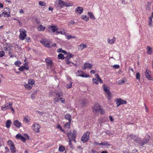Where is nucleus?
<instances>
[{
  "label": "nucleus",
  "mask_w": 153,
  "mask_h": 153,
  "mask_svg": "<svg viewBox=\"0 0 153 153\" xmlns=\"http://www.w3.org/2000/svg\"><path fill=\"white\" fill-rule=\"evenodd\" d=\"M12 103L11 102H6L1 107V110L5 111L8 109L11 110L13 113L14 112V110L12 107Z\"/></svg>",
  "instance_id": "f257e3e1"
},
{
  "label": "nucleus",
  "mask_w": 153,
  "mask_h": 153,
  "mask_svg": "<svg viewBox=\"0 0 153 153\" xmlns=\"http://www.w3.org/2000/svg\"><path fill=\"white\" fill-rule=\"evenodd\" d=\"M103 89L107 99L110 100L112 98V95L109 91V88L107 85H103Z\"/></svg>",
  "instance_id": "f03ea898"
},
{
  "label": "nucleus",
  "mask_w": 153,
  "mask_h": 153,
  "mask_svg": "<svg viewBox=\"0 0 153 153\" xmlns=\"http://www.w3.org/2000/svg\"><path fill=\"white\" fill-rule=\"evenodd\" d=\"M40 42L45 46L50 48H51L52 46H55L56 45V44H51V42L46 39H42Z\"/></svg>",
  "instance_id": "7ed1b4c3"
},
{
  "label": "nucleus",
  "mask_w": 153,
  "mask_h": 153,
  "mask_svg": "<svg viewBox=\"0 0 153 153\" xmlns=\"http://www.w3.org/2000/svg\"><path fill=\"white\" fill-rule=\"evenodd\" d=\"M65 2L61 0L56 1L55 2V6L58 9H61L65 6Z\"/></svg>",
  "instance_id": "20e7f679"
},
{
  "label": "nucleus",
  "mask_w": 153,
  "mask_h": 153,
  "mask_svg": "<svg viewBox=\"0 0 153 153\" xmlns=\"http://www.w3.org/2000/svg\"><path fill=\"white\" fill-rule=\"evenodd\" d=\"M20 34L19 35L20 39L21 40H24L26 37V31L23 28H21L19 30Z\"/></svg>",
  "instance_id": "39448f33"
},
{
  "label": "nucleus",
  "mask_w": 153,
  "mask_h": 153,
  "mask_svg": "<svg viewBox=\"0 0 153 153\" xmlns=\"http://www.w3.org/2000/svg\"><path fill=\"white\" fill-rule=\"evenodd\" d=\"M16 137L17 139H19L24 142L26 140L27 138H28V136L26 134L22 135L21 134H19L16 135Z\"/></svg>",
  "instance_id": "423d86ee"
},
{
  "label": "nucleus",
  "mask_w": 153,
  "mask_h": 153,
  "mask_svg": "<svg viewBox=\"0 0 153 153\" xmlns=\"http://www.w3.org/2000/svg\"><path fill=\"white\" fill-rule=\"evenodd\" d=\"M95 78H93L92 79V82L93 84L97 85L100 82V83L102 82V81L97 74H95Z\"/></svg>",
  "instance_id": "0eeeda50"
},
{
  "label": "nucleus",
  "mask_w": 153,
  "mask_h": 153,
  "mask_svg": "<svg viewBox=\"0 0 153 153\" xmlns=\"http://www.w3.org/2000/svg\"><path fill=\"white\" fill-rule=\"evenodd\" d=\"M40 128V125L36 123H34L33 124L32 127V130L36 132H39V129Z\"/></svg>",
  "instance_id": "6e6552de"
},
{
  "label": "nucleus",
  "mask_w": 153,
  "mask_h": 153,
  "mask_svg": "<svg viewBox=\"0 0 153 153\" xmlns=\"http://www.w3.org/2000/svg\"><path fill=\"white\" fill-rule=\"evenodd\" d=\"M76 76L82 77L87 78L90 77V76L86 73H84L81 70H78L76 73Z\"/></svg>",
  "instance_id": "1a4fd4ad"
},
{
  "label": "nucleus",
  "mask_w": 153,
  "mask_h": 153,
  "mask_svg": "<svg viewBox=\"0 0 153 153\" xmlns=\"http://www.w3.org/2000/svg\"><path fill=\"white\" fill-rule=\"evenodd\" d=\"M58 52H62L67 55L65 57H72L74 56V55L70 53H67L66 51L62 50L61 48H59L57 50Z\"/></svg>",
  "instance_id": "9d476101"
},
{
  "label": "nucleus",
  "mask_w": 153,
  "mask_h": 153,
  "mask_svg": "<svg viewBox=\"0 0 153 153\" xmlns=\"http://www.w3.org/2000/svg\"><path fill=\"white\" fill-rule=\"evenodd\" d=\"M89 134L88 132L85 133L82 136L81 138V140L83 143H85L87 142L89 138Z\"/></svg>",
  "instance_id": "9b49d317"
},
{
  "label": "nucleus",
  "mask_w": 153,
  "mask_h": 153,
  "mask_svg": "<svg viewBox=\"0 0 153 153\" xmlns=\"http://www.w3.org/2000/svg\"><path fill=\"white\" fill-rule=\"evenodd\" d=\"M76 134L75 133H68L67 134V136L69 141H71L72 140H75Z\"/></svg>",
  "instance_id": "f8f14e48"
},
{
  "label": "nucleus",
  "mask_w": 153,
  "mask_h": 153,
  "mask_svg": "<svg viewBox=\"0 0 153 153\" xmlns=\"http://www.w3.org/2000/svg\"><path fill=\"white\" fill-rule=\"evenodd\" d=\"M47 27L51 33L54 32L57 30V27L55 25H48Z\"/></svg>",
  "instance_id": "ddd939ff"
},
{
  "label": "nucleus",
  "mask_w": 153,
  "mask_h": 153,
  "mask_svg": "<svg viewBox=\"0 0 153 153\" xmlns=\"http://www.w3.org/2000/svg\"><path fill=\"white\" fill-rule=\"evenodd\" d=\"M101 108V106L98 103H96L94 105L92 109L94 112L98 113Z\"/></svg>",
  "instance_id": "4468645a"
},
{
  "label": "nucleus",
  "mask_w": 153,
  "mask_h": 153,
  "mask_svg": "<svg viewBox=\"0 0 153 153\" xmlns=\"http://www.w3.org/2000/svg\"><path fill=\"white\" fill-rule=\"evenodd\" d=\"M116 104L117 105V107H118L120 105L123 104H126L127 103V102L126 101L121 100L120 99H119L117 100H116Z\"/></svg>",
  "instance_id": "2eb2a0df"
},
{
  "label": "nucleus",
  "mask_w": 153,
  "mask_h": 153,
  "mask_svg": "<svg viewBox=\"0 0 153 153\" xmlns=\"http://www.w3.org/2000/svg\"><path fill=\"white\" fill-rule=\"evenodd\" d=\"M151 72L147 69H146L145 75L146 77L149 80H153V79L151 76Z\"/></svg>",
  "instance_id": "dca6fc26"
},
{
  "label": "nucleus",
  "mask_w": 153,
  "mask_h": 153,
  "mask_svg": "<svg viewBox=\"0 0 153 153\" xmlns=\"http://www.w3.org/2000/svg\"><path fill=\"white\" fill-rule=\"evenodd\" d=\"M93 65L92 64L89 63H85L84 64L82 67V68L83 70H85L87 68H89L91 69L92 68Z\"/></svg>",
  "instance_id": "f3484780"
},
{
  "label": "nucleus",
  "mask_w": 153,
  "mask_h": 153,
  "mask_svg": "<svg viewBox=\"0 0 153 153\" xmlns=\"http://www.w3.org/2000/svg\"><path fill=\"white\" fill-rule=\"evenodd\" d=\"M24 69L27 70L29 69L28 65L26 63L24 64L23 65L19 68V70L20 71H23Z\"/></svg>",
  "instance_id": "a211bd4d"
},
{
  "label": "nucleus",
  "mask_w": 153,
  "mask_h": 153,
  "mask_svg": "<svg viewBox=\"0 0 153 153\" xmlns=\"http://www.w3.org/2000/svg\"><path fill=\"white\" fill-rule=\"evenodd\" d=\"M83 9L82 7H78L75 10V12L79 14H81L83 12Z\"/></svg>",
  "instance_id": "6ab92c4d"
},
{
  "label": "nucleus",
  "mask_w": 153,
  "mask_h": 153,
  "mask_svg": "<svg viewBox=\"0 0 153 153\" xmlns=\"http://www.w3.org/2000/svg\"><path fill=\"white\" fill-rule=\"evenodd\" d=\"M13 123L16 127L18 128L20 127L22 125V123L17 120L14 121Z\"/></svg>",
  "instance_id": "aec40b11"
},
{
  "label": "nucleus",
  "mask_w": 153,
  "mask_h": 153,
  "mask_svg": "<svg viewBox=\"0 0 153 153\" xmlns=\"http://www.w3.org/2000/svg\"><path fill=\"white\" fill-rule=\"evenodd\" d=\"M45 62L48 66L51 67L52 65L53 62L49 58H48L46 59Z\"/></svg>",
  "instance_id": "412c9836"
},
{
  "label": "nucleus",
  "mask_w": 153,
  "mask_h": 153,
  "mask_svg": "<svg viewBox=\"0 0 153 153\" xmlns=\"http://www.w3.org/2000/svg\"><path fill=\"white\" fill-rule=\"evenodd\" d=\"M129 137L137 143H139V142H140V140H138V138L134 135H131Z\"/></svg>",
  "instance_id": "4be33fe9"
},
{
  "label": "nucleus",
  "mask_w": 153,
  "mask_h": 153,
  "mask_svg": "<svg viewBox=\"0 0 153 153\" xmlns=\"http://www.w3.org/2000/svg\"><path fill=\"white\" fill-rule=\"evenodd\" d=\"M37 30L38 31H44L45 29V27L42 25H40L37 27Z\"/></svg>",
  "instance_id": "5701e85b"
},
{
  "label": "nucleus",
  "mask_w": 153,
  "mask_h": 153,
  "mask_svg": "<svg viewBox=\"0 0 153 153\" xmlns=\"http://www.w3.org/2000/svg\"><path fill=\"white\" fill-rule=\"evenodd\" d=\"M116 40V38L114 37H113V39H110V38H108L107 39V42L108 43L110 44H113Z\"/></svg>",
  "instance_id": "b1692460"
},
{
  "label": "nucleus",
  "mask_w": 153,
  "mask_h": 153,
  "mask_svg": "<svg viewBox=\"0 0 153 153\" xmlns=\"http://www.w3.org/2000/svg\"><path fill=\"white\" fill-rule=\"evenodd\" d=\"M87 46L83 44H82L78 46V49L79 51H82Z\"/></svg>",
  "instance_id": "393cba45"
},
{
  "label": "nucleus",
  "mask_w": 153,
  "mask_h": 153,
  "mask_svg": "<svg viewBox=\"0 0 153 153\" xmlns=\"http://www.w3.org/2000/svg\"><path fill=\"white\" fill-rule=\"evenodd\" d=\"M30 120V117L27 116H25L23 119L24 121L26 123H27L29 122Z\"/></svg>",
  "instance_id": "a878e982"
},
{
  "label": "nucleus",
  "mask_w": 153,
  "mask_h": 153,
  "mask_svg": "<svg viewBox=\"0 0 153 153\" xmlns=\"http://www.w3.org/2000/svg\"><path fill=\"white\" fill-rule=\"evenodd\" d=\"M149 141V139H146L143 142L141 141L139 142L140 145L141 146H143L145 144L148 143Z\"/></svg>",
  "instance_id": "bb28decb"
},
{
  "label": "nucleus",
  "mask_w": 153,
  "mask_h": 153,
  "mask_svg": "<svg viewBox=\"0 0 153 153\" xmlns=\"http://www.w3.org/2000/svg\"><path fill=\"white\" fill-rule=\"evenodd\" d=\"M147 53L148 54H151L152 53V48L148 46L147 47Z\"/></svg>",
  "instance_id": "cd10ccee"
},
{
  "label": "nucleus",
  "mask_w": 153,
  "mask_h": 153,
  "mask_svg": "<svg viewBox=\"0 0 153 153\" xmlns=\"http://www.w3.org/2000/svg\"><path fill=\"white\" fill-rule=\"evenodd\" d=\"M88 15L90 18L91 19H92L93 20H94L95 19V18L93 14L90 12H88Z\"/></svg>",
  "instance_id": "c85d7f7f"
},
{
  "label": "nucleus",
  "mask_w": 153,
  "mask_h": 153,
  "mask_svg": "<svg viewBox=\"0 0 153 153\" xmlns=\"http://www.w3.org/2000/svg\"><path fill=\"white\" fill-rule=\"evenodd\" d=\"M25 88L27 90H30L32 88V86L30 84H25L24 85Z\"/></svg>",
  "instance_id": "c756f323"
},
{
  "label": "nucleus",
  "mask_w": 153,
  "mask_h": 153,
  "mask_svg": "<svg viewBox=\"0 0 153 153\" xmlns=\"http://www.w3.org/2000/svg\"><path fill=\"white\" fill-rule=\"evenodd\" d=\"M10 12H4V11H3L2 13V16H4L5 17L6 16L9 17L10 16Z\"/></svg>",
  "instance_id": "7c9ffc66"
},
{
  "label": "nucleus",
  "mask_w": 153,
  "mask_h": 153,
  "mask_svg": "<svg viewBox=\"0 0 153 153\" xmlns=\"http://www.w3.org/2000/svg\"><path fill=\"white\" fill-rule=\"evenodd\" d=\"M11 124V121L9 120H7L5 123L6 127L7 128L9 127L10 126Z\"/></svg>",
  "instance_id": "2f4dec72"
},
{
  "label": "nucleus",
  "mask_w": 153,
  "mask_h": 153,
  "mask_svg": "<svg viewBox=\"0 0 153 153\" xmlns=\"http://www.w3.org/2000/svg\"><path fill=\"white\" fill-rule=\"evenodd\" d=\"M65 118L67 120H68L69 121L71 122V116L70 114H68L65 115Z\"/></svg>",
  "instance_id": "473e14b6"
},
{
  "label": "nucleus",
  "mask_w": 153,
  "mask_h": 153,
  "mask_svg": "<svg viewBox=\"0 0 153 153\" xmlns=\"http://www.w3.org/2000/svg\"><path fill=\"white\" fill-rule=\"evenodd\" d=\"M35 83V81L32 79H30L28 81V83L32 86Z\"/></svg>",
  "instance_id": "72a5a7b5"
},
{
  "label": "nucleus",
  "mask_w": 153,
  "mask_h": 153,
  "mask_svg": "<svg viewBox=\"0 0 153 153\" xmlns=\"http://www.w3.org/2000/svg\"><path fill=\"white\" fill-rule=\"evenodd\" d=\"M65 6L67 7L73 6V4L70 3H66L65 2Z\"/></svg>",
  "instance_id": "f704fd0d"
},
{
  "label": "nucleus",
  "mask_w": 153,
  "mask_h": 153,
  "mask_svg": "<svg viewBox=\"0 0 153 153\" xmlns=\"http://www.w3.org/2000/svg\"><path fill=\"white\" fill-rule=\"evenodd\" d=\"M152 16H150L149 17V20L148 21V25L149 26L151 25H152Z\"/></svg>",
  "instance_id": "c9c22d12"
},
{
  "label": "nucleus",
  "mask_w": 153,
  "mask_h": 153,
  "mask_svg": "<svg viewBox=\"0 0 153 153\" xmlns=\"http://www.w3.org/2000/svg\"><path fill=\"white\" fill-rule=\"evenodd\" d=\"M70 126V122L69 121L66 123L64 125V127L65 128H69Z\"/></svg>",
  "instance_id": "e433bc0d"
},
{
  "label": "nucleus",
  "mask_w": 153,
  "mask_h": 153,
  "mask_svg": "<svg viewBox=\"0 0 153 153\" xmlns=\"http://www.w3.org/2000/svg\"><path fill=\"white\" fill-rule=\"evenodd\" d=\"M65 150L64 147L62 146H59V150L60 152H63Z\"/></svg>",
  "instance_id": "4c0bfd02"
},
{
  "label": "nucleus",
  "mask_w": 153,
  "mask_h": 153,
  "mask_svg": "<svg viewBox=\"0 0 153 153\" xmlns=\"http://www.w3.org/2000/svg\"><path fill=\"white\" fill-rule=\"evenodd\" d=\"M82 18L84 20H85L86 21H88L89 19L88 17L86 15L82 16Z\"/></svg>",
  "instance_id": "58836bf2"
},
{
  "label": "nucleus",
  "mask_w": 153,
  "mask_h": 153,
  "mask_svg": "<svg viewBox=\"0 0 153 153\" xmlns=\"http://www.w3.org/2000/svg\"><path fill=\"white\" fill-rule=\"evenodd\" d=\"M57 33H60L62 35H65V32L64 30V29H62V30L59 31H58L57 32Z\"/></svg>",
  "instance_id": "ea45409f"
},
{
  "label": "nucleus",
  "mask_w": 153,
  "mask_h": 153,
  "mask_svg": "<svg viewBox=\"0 0 153 153\" xmlns=\"http://www.w3.org/2000/svg\"><path fill=\"white\" fill-rule=\"evenodd\" d=\"M39 5L42 6H46V3L45 2L42 1H39Z\"/></svg>",
  "instance_id": "a19ab883"
},
{
  "label": "nucleus",
  "mask_w": 153,
  "mask_h": 153,
  "mask_svg": "<svg viewBox=\"0 0 153 153\" xmlns=\"http://www.w3.org/2000/svg\"><path fill=\"white\" fill-rule=\"evenodd\" d=\"M72 82H70L69 83H68L67 84L66 88H70L72 86Z\"/></svg>",
  "instance_id": "79ce46f5"
},
{
  "label": "nucleus",
  "mask_w": 153,
  "mask_h": 153,
  "mask_svg": "<svg viewBox=\"0 0 153 153\" xmlns=\"http://www.w3.org/2000/svg\"><path fill=\"white\" fill-rule=\"evenodd\" d=\"M10 149L11 152H15L16 149L14 147V145L10 147Z\"/></svg>",
  "instance_id": "37998d69"
},
{
  "label": "nucleus",
  "mask_w": 153,
  "mask_h": 153,
  "mask_svg": "<svg viewBox=\"0 0 153 153\" xmlns=\"http://www.w3.org/2000/svg\"><path fill=\"white\" fill-rule=\"evenodd\" d=\"M21 64V63L20 61H17L15 62L14 64L17 66H19Z\"/></svg>",
  "instance_id": "c03bdc74"
},
{
  "label": "nucleus",
  "mask_w": 153,
  "mask_h": 153,
  "mask_svg": "<svg viewBox=\"0 0 153 153\" xmlns=\"http://www.w3.org/2000/svg\"><path fill=\"white\" fill-rule=\"evenodd\" d=\"M7 144L10 147L14 145V144L13 143V142L10 140H9L7 142Z\"/></svg>",
  "instance_id": "a18cd8bd"
},
{
  "label": "nucleus",
  "mask_w": 153,
  "mask_h": 153,
  "mask_svg": "<svg viewBox=\"0 0 153 153\" xmlns=\"http://www.w3.org/2000/svg\"><path fill=\"white\" fill-rule=\"evenodd\" d=\"M98 113H100L101 114H104L105 113V111L104 110L101 108Z\"/></svg>",
  "instance_id": "49530a36"
},
{
  "label": "nucleus",
  "mask_w": 153,
  "mask_h": 153,
  "mask_svg": "<svg viewBox=\"0 0 153 153\" xmlns=\"http://www.w3.org/2000/svg\"><path fill=\"white\" fill-rule=\"evenodd\" d=\"M102 146H110L109 144L107 142H102Z\"/></svg>",
  "instance_id": "de8ad7c7"
},
{
  "label": "nucleus",
  "mask_w": 153,
  "mask_h": 153,
  "mask_svg": "<svg viewBox=\"0 0 153 153\" xmlns=\"http://www.w3.org/2000/svg\"><path fill=\"white\" fill-rule=\"evenodd\" d=\"M75 23V22L74 21L72 20L71 21L69 22H68V25L71 26L73 25Z\"/></svg>",
  "instance_id": "09e8293b"
},
{
  "label": "nucleus",
  "mask_w": 153,
  "mask_h": 153,
  "mask_svg": "<svg viewBox=\"0 0 153 153\" xmlns=\"http://www.w3.org/2000/svg\"><path fill=\"white\" fill-rule=\"evenodd\" d=\"M3 11L4 12H10V9L9 8L6 7L4 9Z\"/></svg>",
  "instance_id": "8fccbe9b"
},
{
  "label": "nucleus",
  "mask_w": 153,
  "mask_h": 153,
  "mask_svg": "<svg viewBox=\"0 0 153 153\" xmlns=\"http://www.w3.org/2000/svg\"><path fill=\"white\" fill-rule=\"evenodd\" d=\"M113 68L114 69L119 68L120 67V66L118 65H115L112 66Z\"/></svg>",
  "instance_id": "3c124183"
},
{
  "label": "nucleus",
  "mask_w": 153,
  "mask_h": 153,
  "mask_svg": "<svg viewBox=\"0 0 153 153\" xmlns=\"http://www.w3.org/2000/svg\"><path fill=\"white\" fill-rule=\"evenodd\" d=\"M140 75L139 73H137L136 75V78L139 80H140Z\"/></svg>",
  "instance_id": "603ef678"
},
{
  "label": "nucleus",
  "mask_w": 153,
  "mask_h": 153,
  "mask_svg": "<svg viewBox=\"0 0 153 153\" xmlns=\"http://www.w3.org/2000/svg\"><path fill=\"white\" fill-rule=\"evenodd\" d=\"M57 128H59V129H60L61 130V131H62L64 133H65V131L63 129H62V127H61V126L59 125L57 126Z\"/></svg>",
  "instance_id": "864d4df0"
},
{
  "label": "nucleus",
  "mask_w": 153,
  "mask_h": 153,
  "mask_svg": "<svg viewBox=\"0 0 153 153\" xmlns=\"http://www.w3.org/2000/svg\"><path fill=\"white\" fill-rule=\"evenodd\" d=\"M125 81L123 79H121L119 81L118 83L120 84H122L124 83Z\"/></svg>",
  "instance_id": "5fc2aeb1"
},
{
  "label": "nucleus",
  "mask_w": 153,
  "mask_h": 153,
  "mask_svg": "<svg viewBox=\"0 0 153 153\" xmlns=\"http://www.w3.org/2000/svg\"><path fill=\"white\" fill-rule=\"evenodd\" d=\"M67 38L68 39H71V38H76V37H75L74 36H67Z\"/></svg>",
  "instance_id": "6e6d98bb"
},
{
  "label": "nucleus",
  "mask_w": 153,
  "mask_h": 153,
  "mask_svg": "<svg viewBox=\"0 0 153 153\" xmlns=\"http://www.w3.org/2000/svg\"><path fill=\"white\" fill-rule=\"evenodd\" d=\"M59 100L62 103H65V100L63 98H60Z\"/></svg>",
  "instance_id": "4d7b16f0"
},
{
  "label": "nucleus",
  "mask_w": 153,
  "mask_h": 153,
  "mask_svg": "<svg viewBox=\"0 0 153 153\" xmlns=\"http://www.w3.org/2000/svg\"><path fill=\"white\" fill-rule=\"evenodd\" d=\"M4 52L3 51H1L0 52V57L3 56L4 55Z\"/></svg>",
  "instance_id": "13d9d810"
},
{
  "label": "nucleus",
  "mask_w": 153,
  "mask_h": 153,
  "mask_svg": "<svg viewBox=\"0 0 153 153\" xmlns=\"http://www.w3.org/2000/svg\"><path fill=\"white\" fill-rule=\"evenodd\" d=\"M58 57H65L63 54L62 53H60L58 55Z\"/></svg>",
  "instance_id": "bf43d9fd"
},
{
  "label": "nucleus",
  "mask_w": 153,
  "mask_h": 153,
  "mask_svg": "<svg viewBox=\"0 0 153 153\" xmlns=\"http://www.w3.org/2000/svg\"><path fill=\"white\" fill-rule=\"evenodd\" d=\"M96 73V71L94 70H91L90 71V73L91 74H94L95 73Z\"/></svg>",
  "instance_id": "052dcab7"
},
{
  "label": "nucleus",
  "mask_w": 153,
  "mask_h": 153,
  "mask_svg": "<svg viewBox=\"0 0 153 153\" xmlns=\"http://www.w3.org/2000/svg\"><path fill=\"white\" fill-rule=\"evenodd\" d=\"M109 117L111 121L113 122L114 121V119L112 116H109Z\"/></svg>",
  "instance_id": "680f3d73"
},
{
  "label": "nucleus",
  "mask_w": 153,
  "mask_h": 153,
  "mask_svg": "<svg viewBox=\"0 0 153 153\" xmlns=\"http://www.w3.org/2000/svg\"><path fill=\"white\" fill-rule=\"evenodd\" d=\"M99 123L101 124L103 123L104 122L103 120H102V119H100L98 120Z\"/></svg>",
  "instance_id": "e2e57ef3"
},
{
  "label": "nucleus",
  "mask_w": 153,
  "mask_h": 153,
  "mask_svg": "<svg viewBox=\"0 0 153 153\" xmlns=\"http://www.w3.org/2000/svg\"><path fill=\"white\" fill-rule=\"evenodd\" d=\"M54 100L55 102H58L59 101V99L56 98H54Z\"/></svg>",
  "instance_id": "0e129e2a"
},
{
  "label": "nucleus",
  "mask_w": 153,
  "mask_h": 153,
  "mask_svg": "<svg viewBox=\"0 0 153 153\" xmlns=\"http://www.w3.org/2000/svg\"><path fill=\"white\" fill-rule=\"evenodd\" d=\"M69 58H68V59H67L66 60V62H67V63L68 64H70V61H69Z\"/></svg>",
  "instance_id": "69168bd1"
},
{
  "label": "nucleus",
  "mask_w": 153,
  "mask_h": 153,
  "mask_svg": "<svg viewBox=\"0 0 153 153\" xmlns=\"http://www.w3.org/2000/svg\"><path fill=\"white\" fill-rule=\"evenodd\" d=\"M19 13H24V11L23 10L21 9L19 11Z\"/></svg>",
  "instance_id": "338daca9"
},
{
  "label": "nucleus",
  "mask_w": 153,
  "mask_h": 153,
  "mask_svg": "<svg viewBox=\"0 0 153 153\" xmlns=\"http://www.w3.org/2000/svg\"><path fill=\"white\" fill-rule=\"evenodd\" d=\"M96 144L97 145H102V142L101 143H97Z\"/></svg>",
  "instance_id": "774afa93"
}]
</instances>
